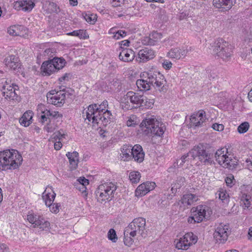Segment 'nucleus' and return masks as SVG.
Masks as SVG:
<instances>
[{
	"label": "nucleus",
	"mask_w": 252,
	"mask_h": 252,
	"mask_svg": "<svg viewBox=\"0 0 252 252\" xmlns=\"http://www.w3.org/2000/svg\"><path fill=\"white\" fill-rule=\"evenodd\" d=\"M0 252H9V249L4 244H0Z\"/></svg>",
	"instance_id": "774afa93"
},
{
	"label": "nucleus",
	"mask_w": 252,
	"mask_h": 252,
	"mask_svg": "<svg viewBox=\"0 0 252 252\" xmlns=\"http://www.w3.org/2000/svg\"><path fill=\"white\" fill-rule=\"evenodd\" d=\"M212 127L216 131H221L224 129V126L222 124H214Z\"/></svg>",
	"instance_id": "052dcab7"
},
{
	"label": "nucleus",
	"mask_w": 252,
	"mask_h": 252,
	"mask_svg": "<svg viewBox=\"0 0 252 252\" xmlns=\"http://www.w3.org/2000/svg\"><path fill=\"white\" fill-rule=\"evenodd\" d=\"M56 93H57V92L56 90H52L50 92L47 93V98L48 101L51 100V97H53L54 95H56Z\"/></svg>",
	"instance_id": "338daca9"
},
{
	"label": "nucleus",
	"mask_w": 252,
	"mask_h": 252,
	"mask_svg": "<svg viewBox=\"0 0 252 252\" xmlns=\"http://www.w3.org/2000/svg\"><path fill=\"white\" fill-rule=\"evenodd\" d=\"M42 216L35 214L32 212H29L27 215V220H43Z\"/></svg>",
	"instance_id": "a18cd8bd"
},
{
	"label": "nucleus",
	"mask_w": 252,
	"mask_h": 252,
	"mask_svg": "<svg viewBox=\"0 0 252 252\" xmlns=\"http://www.w3.org/2000/svg\"><path fill=\"white\" fill-rule=\"evenodd\" d=\"M56 197V193L51 189V191L49 192L46 189L43 193L42 198L47 206H51L53 203V201Z\"/></svg>",
	"instance_id": "2f4dec72"
},
{
	"label": "nucleus",
	"mask_w": 252,
	"mask_h": 252,
	"mask_svg": "<svg viewBox=\"0 0 252 252\" xmlns=\"http://www.w3.org/2000/svg\"><path fill=\"white\" fill-rule=\"evenodd\" d=\"M190 158L187 156V154L183 155L180 159L177 160V164L178 167H182L185 163L188 162L187 165L191 161Z\"/></svg>",
	"instance_id": "de8ad7c7"
},
{
	"label": "nucleus",
	"mask_w": 252,
	"mask_h": 252,
	"mask_svg": "<svg viewBox=\"0 0 252 252\" xmlns=\"http://www.w3.org/2000/svg\"><path fill=\"white\" fill-rule=\"evenodd\" d=\"M237 0H213V4L221 11H228L236 3Z\"/></svg>",
	"instance_id": "aec40b11"
},
{
	"label": "nucleus",
	"mask_w": 252,
	"mask_h": 252,
	"mask_svg": "<svg viewBox=\"0 0 252 252\" xmlns=\"http://www.w3.org/2000/svg\"><path fill=\"white\" fill-rule=\"evenodd\" d=\"M141 178V174L138 171H131L129 174V179L133 184L139 182Z\"/></svg>",
	"instance_id": "79ce46f5"
},
{
	"label": "nucleus",
	"mask_w": 252,
	"mask_h": 252,
	"mask_svg": "<svg viewBox=\"0 0 252 252\" xmlns=\"http://www.w3.org/2000/svg\"><path fill=\"white\" fill-rule=\"evenodd\" d=\"M121 51L119 54V59L120 60L124 62H132L135 57V52L133 50L129 48H124L123 47H120Z\"/></svg>",
	"instance_id": "6ab92c4d"
},
{
	"label": "nucleus",
	"mask_w": 252,
	"mask_h": 252,
	"mask_svg": "<svg viewBox=\"0 0 252 252\" xmlns=\"http://www.w3.org/2000/svg\"><path fill=\"white\" fill-rule=\"evenodd\" d=\"M219 198L224 203H227L229 201L228 194L225 190L222 189L219 191Z\"/></svg>",
	"instance_id": "09e8293b"
},
{
	"label": "nucleus",
	"mask_w": 252,
	"mask_h": 252,
	"mask_svg": "<svg viewBox=\"0 0 252 252\" xmlns=\"http://www.w3.org/2000/svg\"><path fill=\"white\" fill-rule=\"evenodd\" d=\"M156 184L154 182H146L140 185L136 189L135 195L141 197L146 195L151 190L155 189Z\"/></svg>",
	"instance_id": "f3484780"
},
{
	"label": "nucleus",
	"mask_w": 252,
	"mask_h": 252,
	"mask_svg": "<svg viewBox=\"0 0 252 252\" xmlns=\"http://www.w3.org/2000/svg\"><path fill=\"white\" fill-rule=\"evenodd\" d=\"M155 57V52L152 49L144 48L140 50L138 53L137 61L139 62L145 63L153 59Z\"/></svg>",
	"instance_id": "dca6fc26"
},
{
	"label": "nucleus",
	"mask_w": 252,
	"mask_h": 252,
	"mask_svg": "<svg viewBox=\"0 0 252 252\" xmlns=\"http://www.w3.org/2000/svg\"><path fill=\"white\" fill-rule=\"evenodd\" d=\"M121 158L124 161H128L132 159L133 147L131 145H124L121 149Z\"/></svg>",
	"instance_id": "c85d7f7f"
},
{
	"label": "nucleus",
	"mask_w": 252,
	"mask_h": 252,
	"mask_svg": "<svg viewBox=\"0 0 252 252\" xmlns=\"http://www.w3.org/2000/svg\"><path fill=\"white\" fill-rule=\"evenodd\" d=\"M200 147V145L195 146L187 154V156L190 158V160H193L197 157L198 158Z\"/></svg>",
	"instance_id": "a19ab883"
},
{
	"label": "nucleus",
	"mask_w": 252,
	"mask_h": 252,
	"mask_svg": "<svg viewBox=\"0 0 252 252\" xmlns=\"http://www.w3.org/2000/svg\"><path fill=\"white\" fill-rule=\"evenodd\" d=\"M240 202L244 204L245 208L248 209L251 205V196L248 193L241 192L240 194Z\"/></svg>",
	"instance_id": "72a5a7b5"
},
{
	"label": "nucleus",
	"mask_w": 252,
	"mask_h": 252,
	"mask_svg": "<svg viewBox=\"0 0 252 252\" xmlns=\"http://www.w3.org/2000/svg\"><path fill=\"white\" fill-rule=\"evenodd\" d=\"M27 226L30 228H37L40 231L49 229L50 226L49 221H27Z\"/></svg>",
	"instance_id": "7c9ffc66"
},
{
	"label": "nucleus",
	"mask_w": 252,
	"mask_h": 252,
	"mask_svg": "<svg viewBox=\"0 0 252 252\" xmlns=\"http://www.w3.org/2000/svg\"><path fill=\"white\" fill-rule=\"evenodd\" d=\"M117 184V183L106 182L100 185L95 191L97 201L103 203L112 200L118 187Z\"/></svg>",
	"instance_id": "7ed1b4c3"
},
{
	"label": "nucleus",
	"mask_w": 252,
	"mask_h": 252,
	"mask_svg": "<svg viewBox=\"0 0 252 252\" xmlns=\"http://www.w3.org/2000/svg\"><path fill=\"white\" fill-rule=\"evenodd\" d=\"M190 212L191 216L189 218L188 220H189V218L193 220H195V219H197L198 220H203L204 219L208 220L212 214V211L210 207L203 205L192 207Z\"/></svg>",
	"instance_id": "0eeeda50"
},
{
	"label": "nucleus",
	"mask_w": 252,
	"mask_h": 252,
	"mask_svg": "<svg viewBox=\"0 0 252 252\" xmlns=\"http://www.w3.org/2000/svg\"><path fill=\"white\" fill-rule=\"evenodd\" d=\"M23 161V158L21 154L17 150V168L21 165Z\"/></svg>",
	"instance_id": "0e129e2a"
},
{
	"label": "nucleus",
	"mask_w": 252,
	"mask_h": 252,
	"mask_svg": "<svg viewBox=\"0 0 252 252\" xmlns=\"http://www.w3.org/2000/svg\"><path fill=\"white\" fill-rule=\"evenodd\" d=\"M76 183H80L82 185L87 186L89 184V180L84 177H81L77 179Z\"/></svg>",
	"instance_id": "680f3d73"
},
{
	"label": "nucleus",
	"mask_w": 252,
	"mask_h": 252,
	"mask_svg": "<svg viewBox=\"0 0 252 252\" xmlns=\"http://www.w3.org/2000/svg\"><path fill=\"white\" fill-rule=\"evenodd\" d=\"M12 86H9V88H10V91H4L3 94V96L5 97L6 99H9L10 100V104L12 106L14 104V97L16 96V88H14V86H16L14 83L12 84Z\"/></svg>",
	"instance_id": "473e14b6"
},
{
	"label": "nucleus",
	"mask_w": 252,
	"mask_h": 252,
	"mask_svg": "<svg viewBox=\"0 0 252 252\" xmlns=\"http://www.w3.org/2000/svg\"><path fill=\"white\" fill-rule=\"evenodd\" d=\"M146 79H138L136 84L141 91H147L153 86L157 90L165 93L168 89L166 80L163 74L158 71L149 70L143 74Z\"/></svg>",
	"instance_id": "f257e3e1"
},
{
	"label": "nucleus",
	"mask_w": 252,
	"mask_h": 252,
	"mask_svg": "<svg viewBox=\"0 0 252 252\" xmlns=\"http://www.w3.org/2000/svg\"><path fill=\"white\" fill-rule=\"evenodd\" d=\"M249 127V123L245 122L238 126L237 131L239 133H244L248 130Z\"/></svg>",
	"instance_id": "c03bdc74"
},
{
	"label": "nucleus",
	"mask_w": 252,
	"mask_h": 252,
	"mask_svg": "<svg viewBox=\"0 0 252 252\" xmlns=\"http://www.w3.org/2000/svg\"><path fill=\"white\" fill-rule=\"evenodd\" d=\"M141 100V106L140 107L149 109L152 108L154 104V100L153 99H149L144 95H143Z\"/></svg>",
	"instance_id": "58836bf2"
},
{
	"label": "nucleus",
	"mask_w": 252,
	"mask_h": 252,
	"mask_svg": "<svg viewBox=\"0 0 252 252\" xmlns=\"http://www.w3.org/2000/svg\"><path fill=\"white\" fill-rule=\"evenodd\" d=\"M28 30L26 27L23 26H17V36L26 37L28 36Z\"/></svg>",
	"instance_id": "37998d69"
},
{
	"label": "nucleus",
	"mask_w": 252,
	"mask_h": 252,
	"mask_svg": "<svg viewBox=\"0 0 252 252\" xmlns=\"http://www.w3.org/2000/svg\"><path fill=\"white\" fill-rule=\"evenodd\" d=\"M18 4L17 10H22L24 11H31L35 6V3L31 0L17 1Z\"/></svg>",
	"instance_id": "cd10ccee"
},
{
	"label": "nucleus",
	"mask_w": 252,
	"mask_h": 252,
	"mask_svg": "<svg viewBox=\"0 0 252 252\" xmlns=\"http://www.w3.org/2000/svg\"><path fill=\"white\" fill-rule=\"evenodd\" d=\"M50 62L54 64L56 70L63 68L66 63L65 60L61 58H54L52 60H50Z\"/></svg>",
	"instance_id": "c9c22d12"
},
{
	"label": "nucleus",
	"mask_w": 252,
	"mask_h": 252,
	"mask_svg": "<svg viewBox=\"0 0 252 252\" xmlns=\"http://www.w3.org/2000/svg\"><path fill=\"white\" fill-rule=\"evenodd\" d=\"M36 110L40 122L42 124L47 122L48 120L50 119V117L58 119L59 118H61L63 117V115L59 113L58 111L48 109L47 106L41 103L37 105Z\"/></svg>",
	"instance_id": "6e6552de"
},
{
	"label": "nucleus",
	"mask_w": 252,
	"mask_h": 252,
	"mask_svg": "<svg viewBox=\"0 0 252 252\" xmlns=\"http://www.w3.org/2000/svg\"><path fill=\"white\" fill-rule=\"evenodd\" d=\"M212 48V54L223 60H229L232 55L231 46L222 38H219L213 44Z\"/></svg>",
	"instance_id": "20e7f679"
},
{
	"label": "nucleus",
	"mask_w": 252,
	"mask_h": 252,
	"mask_svg": "<svg viewBox=\"0 0 252 252\" xmlns=\"http://www.w3.org/2000/svg\"><path fill=\"white\" fill-rule=\"evenodd\" d=\"M162 67L166 70H169L172 67V63L167 60H163L162 63Z\"/></svg>",
	"instance_id": "4d7b16f0"
},
{
	"label": "nucleus",
	"mask_w": 252,
	"mask_h": 252,
	"mask_svg": "<svg viewBox=\"0 0 252 252\" xmlns=\"http://www.w3.org/2000/svg\"><path fill=\"white\" fill-rule=\"evenodd\" d=\"M74 186L76 189L79 190L84 195V196H87L88 193H87V188L86 185H82L80 183H75Z\"/></svg>",
	"instance_id": "3c124183"
},
{
	"label": "nucleus",
	"mask_w": 252,
	"mask_h": 252,
	"mask_svg": "<svg viewBox=\"0 0 252 252\" xmlns=\"http://www.w3.org/2000/svg\"><path fill=\"white\" fill-rule=\"evenodd\" d=\"M41 70L44 76H49L56 71L54 64L50 62V60L42 63Z\"/></svg>",
	"instance_id": "393cba45"
},
{
	"label": "nucleus",
	"mask_w": 252,
	"mask_h": 252,
	"mask_svg": "<svg viewBox=\"0 0 252 252\" xmlns=\"http://www.w3.org/2000/svg\"><path fill=\"white\" fill-rule=\"evenodd\" d=\"M206 120V113L204 110H200L192 114L190 119L191 127H201Z\"/></svg>",
	"instance_id": "2eb2a0df"
},
{
	"label": "nucleus",
	"mask_w": 252,
	"mask_h": 252,
	"mask_svg": "<svg viewBox=\"0 0 252 252\" xmlns=\"http://www.w3.org/2000/svg\"><path fill=\"white\" fill-rule=\"evenodd\" d=\"M5 65L11 69L15 70L16 69V62L15 56L10 55L7 57L4 61Z\"/></svg>",
	"instance_id": "4c0bfd02"
},
{
	"label": "nucleus",
	"mask_w": 252,
	"mask_h": 252,
	"mask_svg": "<svg viewBox=\"0 0 252 252\" xmlns=\"http://www.w3.org/2000/svg\"><path fill=\"white\" fill-rule=\"evenodd\" d=\"M131 154L132 159L133 158L138 163H141L144 159L145 153L140 145L137 144L133 146Z\"/></svg>",
	"instance_id": "4be33fe9"
},
{
	"label": "nucleus",
	"mask_w": 252,
	"mask_h": 252,
	"mask_svg": "<svg viewBox=\"0 0 252 252\" xmlns=\"http://www.w3.org/2000/svg\"><path fill=\"white\" fill-rule=\"evenodd\" d=\"M227 154V149L225 148H220L215 152L214 157L220 165H223L228 156Z\"/></svg>",
	"instance_id": "a878e982"
},
{
	"label": "nucleus",
	"mask_w": 252,
	"mask_h": 252,
	"mask_svg": "<svg viewBox=\"0 0 252 252\" xmlns=\"http://www.w3.org/2000/svg\"><path fill=\"white\" fill-rule=\"evenodd\" d=\"M198 159L204 165H211L215 163L214 154L210 152L209 151H207L202 145H200Z\"/></svg>",
	"instance_id": "ddd939ff"
},
{
	"label": "nucleus",
	"mask_w": 252,
	"mask_h": 252,
	"mask_svg": "<svg viewBox=\"0 0 252 252\" xmlns=\"http://www.w3.org/2000/svg\"><path fill=\"white\" fill-rule=\"evenodd\" d=\"M132 226H134L133 223H130L126 227L124 232V242L126 246L130 247L133 243V237L135 236V230H131Z\"/></svg>",
	"instance_id": "a211bd4d"
},
{
	"label": "nucleus",
	"mask_w": 252,
	"mask_h": 252,
	"mask_svg": "<svg viewBox=\"0 0 252 252\" xmlns=\"http://www.w3.org/2000/svg\"><path fill=\"white\" fill-rule=\"evenodd\" d=\"M198 196L196 194L187 193L183 195L181 200L178 202L180 210L182 211L189 208V206L194 204V203L198 200Z\"/></svg>",
	"instance_id": "f8f14e48"
},
{
	"label": "nucleus",
	"mask_w": 252,
	"mask_h": 252,
	"mask_svg": "<svg viewBox=\"0 0 252 252\" xmlns=\"http://www.w3.org/2000/svg\"><path fill=\"white\" fill-rule=\"evenodd\" d=\"M162 35L157 32H153L148 36L144 37L142 40V43L147 46L156 45L161 38Z\"/></svg>",
	"instance_id": "412c9836"
},
{
	"label": "nucleus",
	"mask_w": 252,
	"mask_h": 252,
	"mask_svg": "<svg viewBox=\"0 0 252 252\" xmlns=\"http://www.w3.org/2000/svg\"><path fill=\"white\" fill-rule=\"evenodd\" d=\"M68 158L71 170L75 169L77 166L79 162V154L76 151L73 152H68L66 154Z\"/></svg>",
	"instance_id": "bb28decb"
},
{
	"label": "nucleus",
	"mask_w": 252,
	"mask_h": 252,
	"mask_svg": "<svg viewBox=\"0 0 252 252\" xmlns=\"http://www.w3.org/2000/svg\"><path fill=\"white\" fill-rule=\"evenodd\" d=\"M16 31V26L13 25L9 27L7 29V32L9 34V35L12 36H15L16 34L15 33Z\"/></svg>",
	"instance_id": "e2e57ef3"
},
{
	"label": "nucleus",
	"mask_w": 252,
	"mask_h": 252,
	"mask_svg": "<svg viewBox=\"0 0 252 252\" xmlns=\"http://www.w3.org/2000/svg\"><path fill=\"white\" fill-rule=\"evenodd\" d=\"M67 35L77 36L82 39H86L89 38V35L86 32V31L84 30L73 31V32H68Z\"/></svg>",
	"instance_id": "f704fd0d"
},
{
	"label": "nucleus",
	"mask_w": 252,
	"mask_h": 252,
	"mask_svg": "<svg viewBox=\"0 0 252 252\" xmlns=\"http://www.w3.org/2000/svg\"><path fill=\"white\" fill-rule=\"evenodd\" d=\"M71 95H72V93L66 91L65 92L63 90H60L58 91L53 97H51V100L48 101V103L60 107L64 103L66 97H69Z\"/></svg>",
	"instance_id": "4468645a"
},
{
	"label": "nucleus",
	"mask_w": 252,
	"mask_h": 252,
	"mask_svg": "<svg viewBox=\"0 0 252 252\" xmlns=\"http://www.w3.org/2000/svg\"><path fill=\"white\" fill-rule=\"evenodd\" d=\"M146 221H131L130 223H133L134 226H132L131 230H135V235L136 233H140V231H143L145 228Z\"/></svg>",
	"instance_id": "ea45409f"
},
{
	"label": "nucleus",
	"mask_w": 252,
	"mask_h": 252,
	"mask_svg": "<svg viewBox=\"0 0 252 252\" xmlns=\"http://www.w3.org/2000/svg\"><path fill=\"white\" fill-rule=\"evenodd\" d=\"M55 127L50 124V120L44 127V130L48 133L53 132L55 130Z\"/></svg>",
	"instance_id": "13d9d810"
},
{
	"label": "nucleus",
	"mask_w": 252,
	"mask_h": 252,
	"mask_svg": "<svg viewBox=\"0 0 252 252\" xmlns=\"http://www.w3.org/2000/svg\"><path fill=\"white\" fill-rule=\"evenodd\" d=\"M64 134L62 133L61 130H59L53 134V138L56 141L58 140L60 141L62 138L64 137Z\"/></svg>",
	"instance_id": "5fc2aeb1"
},
{
	"label": "nucleus",
	"mask_w": 252,
	"mask_h": 252,
	"mask_svg": "<svg viewBox=\"0 0 252 252\" xmlns=\"http://www.w3.org/2000/svg\"><path fill=\"white\" fill-rule=\"evenodd\" d=\"M230 232L228 225L220 223L214 233V238L217 243L223 244L227 240Z\"/></svg>",
	"instance_id": "9d476101"
},
{
	"label": "nucleus",
	"mask_w": 252,
	"mask_h": 252,
	"mask_svg": "<svg viewBox=\"0 0 252 252\" xmlns=\"http://www.w3.org/2000/svg\"><path fill=\"white\" fill-rule=\"evenodd\" d=\"M238 159L233 155L228 154L225 162L223 163V167L231 170L235 169L238 165Z\"/></svg>",
	"instance_id": "b1692460"
},
{
	"label": "nucleus",
	"mask_w": 252,
	"mask_h": 252,
	"mask_svg": "<svg viewBox=\"0 0 252 252\" xmlns=\"http://www.w3.org/2000/svg\"><path fill=\"white\" fill-rule=\"evenodd\" d=\"M108 108V103L106 100H104L99 105L95 103L90 105L86 111V120L90 122V119H92L93 115H98V116H100V113L104 112Z\"/></svg>",
	"instance_id": "1a4fd4ad"
},
{
	"label": "nucleus",
	"mask_w": 252,
	"mask_h": 252,
	"mask_svg": "<svg viewBox=\"0 0 252 252\" xmlns=\"http://www.w3.org/2000/svg\"><path fill=\"white\" fill-rule=\"evenodd\" d=\"M15 151L14 149L0 151V171L16 169Z\"/></svg>",
	"instance_id": "39448f33"
},
{
	"label": "nucleus",
	"mask_w": 252,
	"mask_h": 252,
	"mask_svg": "<svg viewBox=\"0 0 252 252\" xmlns=\"http://www.w3.org/2000/svg\"><path fill=\"white\" fill-rule=\"evenodd\" d=\"M83 15L84 18L85 19V20L88 23H89L91 24H94L96 20V19L95 18L96 15H89V14H87L86 13H85V15H84V14H83Z\"/></svg>",
	"instance_id": "864d4df0"
},
{
	"label": "nucleus",
	"mask_w": 252,
	"mask_h": 252,
	"mask_svg": "<svg viewBox=\"0 0 252 252\" xmlns=\"http://www.w3.org/2000/svg\"><path fill=\"white\" fill-rule=\"evenodd\" d=\"M48 207L50 208V210L52 213L56 214L59 211L60 205L58 203H53L51 206H48Z\"/></svg>",
	"instance_id": "6e6d98bb"
},
{
	"label": "nucleus",
	"mask_w": 252,
	"mask_h": 252,
	"mask_svg": "<svg viewBox=\"0 0 252 252\" xmlns=\"http://www.w3.org/2000/svg\"><path fill=\"white\" fill-rule=\"evenodd\" d=\"M185 235L181 238L179 241L176 244V248L179 250H187L190 246L188 240L185 239Z\"/></svg>",
	"instance_id": "e433bc0d"
},
{
	"label": "nucleus",
	"mask_w": 252,
	"mask_h": 252,
	"mask_svg": "<svg viewBox=\"0 0 252 252\" xmlns=\"http://www.w3.org/2000/svg\"><path fill=\"white\" fill-rule=\"evenodd\" d=\"M113 119V115L110 110L106 109L104 112L100 113V116L98 115H93L92 119H90L93 124H96L97 126H106L110 123Z\"/></svg>",
	"instance_id": "9b49d317"
},
{
	"label": "nucleus",
	"mask_w": 252,
	"mask_h": 252,
	"mask_svg": "<svg viewBox=\"0 0 252 252\" xmlns=\"http://www.w3.org/2000/svg\"><path fill=\"white\" fill-rule=\"evenodd\" d=\"M33 115V114L32 111H27L25 112L19 120L21 125L25 127L28 126L32 123V120Z\"/></svg>",
	"instance_id": "c756f323"
},
{
	"label": "nucleus",
	"mask_w": 252,
	"mask_h": 252,
	"mask_svg": "<svg viewBox=\"0 0 252 252\" xmlns=\"http://www.w3.org/2000/svg\"><path fill=\"white\" fill-rule=\"evenodd\" d=\"M140 127L145 135L161 137L166 129L164 124L158 121L154 116L145 118L140 124Z\"/></svg>",
	"instance_id": "f03ea898"
},
{
	"label": "nucleus",
	"mask_w": 252,
	"mask_h": 252,
	"mask_svg": "<svg viewBox=\"0 0 252 252\" xmlns=\"http://www.w3.org/2000/svg\"><path fill=\"white\" fill-rule=\"evenodd\" d=\"M186 179L185 178L182 176H178L177 177L175 182L172 183L175 185L176 188L180 189L182 186H183L185 183Z\"/></svg>",
	"instance_id": "49530a36"
},
{
	"label": "nucleus",
	"mask_w": 252,
	"mask_h": 252,
	"mask_svg": "<svg viewBox=\"0 0 252 252\" xmlns=\"http://www.w3.org/2000/svg\"><path fill=\"white\" fill-rule=\"evenodd\" d=\"M126 32L125 31L120 30L117 31L114 35L116 39H119L120 37H124L126 35Z\"/></svg>",
	"instance_id": "bf43d9fd"
},
{
	"label": "nucleus",
	"mask_w": 252,
	"mask_h": 252,
	"mask_svg": "<svg viewBox=\"0 0 252 252\" xmlns=\"http://www.w3.org/2000/svg\"><path fill=\"white\" fill-rule=\"evenodd\" d=\"M225 182L226 185L229 187H232L236 182L232 174H229L225 179Z\"/></svg>",
	"instance_id": "603ef678"
},
{
	"label": "nucleus",
	"mask_w": 252,
	"mask_h": 252,
	"mask_svg": "<svg viewBox=\"0 0 252 252\" xmlns=\"http://www.w3.org/2000/svg\"><path fill=\"white\" fill-rule=\"evenodd\" d=\"M107 237L109 240H111L114 243L117 242L118 240V237L116 234V231L113 228H111L109 229L108 234Z\"/></svg>",
	"instance_id": "8fccbe9b"
},
{
	"label": "nucleus",
	"mask_w": 252,
	"mask_h": 252,
	"mask_svg": "<svg viewBox=\"0 0 252 252\" xmlns=\"http://www.w3.org/2000/svg\"><path fill=\"white\" fill-rule=\"evenodd\" d=\"M188 53V50L185 48H175L171 49L168 53L169 58L180 59L184 58Z\"/></svg>",
	"instance_id": "5701e85b"
},
{
	"label": "nucleus",
	"mask_w": 252,
	"mask_h": 252,
	"mask_svg": "<svg viewBox=\"0 0 252 252\" xmlns=\"http://www.w3.org/2000/svg\"><path fill=\"white\" fill-rule=\"evenodd\" d=\"M143 95L132 91H129L124 97L123 108L126 110H131L140 107Z\"/></svg>",
	"instance_id": "423d86ee"
},
{
	"label": "nucleus",
	"mask_w": 252,
	"mask_h": 252,
	"mask_svg": "<svg viewBox=\"0 0 252 252\" xmlns=\"http://www.w3.org/2000/svg\"><path fill=\"white\" fill-rule=\"evenodd\" d=\"M136 125V122L132 119V117H130L126 122V125L128 126H134Z\"/></svg>",
	"instance_id": "69168bd1"
}]
</instances>
